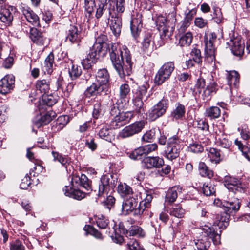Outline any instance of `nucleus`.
Returning <instances> with one entry per match:
<instances>
[{
	"label": "nucleus",
	"instance_id": "15",
	"mask_svg": "<svg viewBox=\"0 0 250 250\" xmlns=\"http://www.w3.org/2000/svg\"><path fill=\"white\" fill-rule=\"evenodd\" d=\"M143 26L142 15L137 13L132 18L130 23V29L132 36L135 39H136L140 33Z\"/></svg>",
	"mask_w": 250,
	"mask_h": 250
},
{
	"label": "nucleus",
	"instance_id": "5",
	"mask_svg": "<svg viewBox=\"0 0 250 250\" xmlns=\"http://www.w3.org/2000/svg\"><path fill=\"white\" fill-rule=\"evenodd\" d=\"M182 140L177 135L168 138L167 147L165 150V156L168 160L177 158L182 149Z\"/></svg>",
	"mask_w": 250,
	"mask_h": 250
},
{
	"label": "nucleus",
	"instance_id": "50",
	"mask_svg": "<svg viewBox=\"0 0 250 250\" xmlns=\"http://www.w3.org/2000/svg\"><path fill=\"white\" fill-rule=\"evenodd\" d=\"M130 91V86L128 84L124 83L121 84L119 89V96L120 99L125 102L127 96L129 95Z\"/></svg>",
	"mask_w": 250,
	"mask_h": 250
},
{
	"label": "nucleus",
	"instance_id": "13",
	"mask_svg": "<svg viewBox=\"0 0 250 250\" xmlns=\"http://www.w3.org/2000/svg\"><path fill=\"white\" fill-rule=\"evenodd\" d=\"M108 90V85L103 84V83L95 81L87 88L85 91V95L88 97L106 95Z\"/></svg>",
	"mask_w": 250,
	"mask_h": 250
},
{
	"label": "nucleus",
	"instance_id": "17",
	"mask_svg": "<svg viewBox=\"0 0 250 250\" xmlns=\"http://www.w3.org/2000/svg\"><path fill=\"white\" fill-rule=\"evenodd\" d=\"M141 48L146 53H150L153 50L154 42L152 34L150 32L146 33L143 38Z\"/></svg>",
	"mask_w": 250,
	"mask_h": 250
},
{
	"label": "nucleus",
	"instance_id": "42",
	"mask_svg": "<svg viewBox=\"0 0 250 250\" xmlns=\"http://www.w3.org/2000/svg\"><path fill=\"white\" fill-rule=\"evenodd\" d=\"M145 232L143 229L139 226H132L128 231H126V236H136L137 237H144Z\"/></svg>",
	"mask_w": 250,
	"mask_h": 250
},
{
	"label": "nucleus",
	"instance_id": "53",
	"mask_svg": "<svg viewBox=\"0 0 250 250\" xmlns=\"http://www.w3.org/2000/svg\"><path fill=\"white\" fill-rule=\"evenodd\" d=\"M104 113V110L101 105L100 102L97 101L94 104L93 110V116L94 118L97 119L102 116Z\"/></svg>",
	"mask_w": 250,
	"mask_h": 250
},
{
	"label": "nucleus",
	"instance_id": "27",
	"mask_svg": "<svg viewBox=\"0 0 250 250\" xmlns=\"http://www.w3.org/2000/svg\"><path fill=\"white\" fill-rule=\"evenodd\" d=\"M55 117V113L53 112H48L41 116L34 122L35 126L40 128L42 126L48 124Z\"/></svg>",
	"mask_w": 250,
	"mask_h": 250
},
{
	"label": "nucleus",
	"instance_id": "58",
	"mask_svg": "<svg viewBox=\"0 0 250 250\" xmlns=\"http://www.w3.org/2000/svg\"><path fill=\"white\" fill-rule=\"evenodd\" d=\"M203 193L206 196L213 195L215 192L214 186L210 184H204L202 188Z\"/></svg>",
	"mask_w": 250,
	"mask_h": 250
},
{
	"label": "nucleus",
	"instance_id": "59",
	"mask_svg": "<svg viewBox=\"0 0 250 250\" xmlns=\"http://www.w3.org/2000/svg\"><path fill=\"white\" fill-rule=\"evenodd\" d=\"M76 179L80 181V185L87 191L91 189L89 180L84 174H82L80 177H76Z\"/></svg>",
	"mask_w": 250,
	"mask_h": 250
},
{
	"label": "nucleus",
	"instance_id": "38",
	"mask_svg": "<svg viewBox=\"0 0 250 250\" xmlns=\"http://www.w3.org/2000/svg\"><path fill=\"white\" fill-rule=\"evenodd\" d=\"M185 114V107L180 104H176L175 108L171 112V116L176 120L182 119Z\"/></svg>",
	"mask_w": 250,
	"mask_h": 250
},
{
	"label": "nucleus",
	"instance_id": "64",
	"mask_svg": "<svg viewBox=\"0 0 250 250\" xmlns=\"http://www.w3.org/2000/svg\"><path fill=\"white\" fill-rule=\"evenodd\" d=\"M25 247L22 242L18 240L11 242L10 250H24Z\"/></svg>",
	"mask_w": 250,
	"mask_h": 250
},
{
	"label": "nucleus",
	"instance_id": "24",
	"mask_svg": "<svg viewBox=\"0 0 250 250\" xmlns=\"http://www.w3.org/2000/svg\"><path fill=\"white\" fill-rule=\"evenodd\" d=\"M227 79L228 84L230 89L233 87L237 88L239 86L240 81V75L236 71H231L227 72Z\"/></svg>",
	"mask_w": 250,
	"mask_h": 250
},
{
	"label": "nucleus",
	"instance_id": "28",
	"mask_svg": "<svg viewBox=\"0 0 250 250\" xmlns=\"http://www.w3.org/2000/svg\"><path fill=\"white\" fill-rule=\"evenodd\" d=\"M233 45L231 51L233 54L237 56H241L244 51V42L239 38H236L232 41Z\"/></svg>",
	"mask_w": 250,
	"mask_h": 250
},
{
	"label": "nucleus",
	"instance_id": "6",
	"mask_svg": "<svg viewBox=\"0 0 250 250\" xmlns=\"http://www.w3.org/2000/svg\"><path fill=\"white\" fill-rule=\"evenodd\" d=\"M115 3L112 1L108 8V24L113 34L116 37L120 35L122 27V18L120 15L117 14L115 11Z\"/></svg>",
	"mask_w": 250,
	"mask_h": 250
},
{
	"label": "nucleus",
	"instance_id": "3",
	"mask_svg": "<svg viewBox=\"0 0 250 250\" xmlns=\"http://www.w3.org/2000/svg\"><path fill=\"white\" fill-rule=\"evenodd\" d=\"M200 229L203 236L200 239L194 240L196 248L198 250H207L210 245L209 239L212 240L215 245L220 243V235L215 232L210 225H202Z\"/></svg>",
	"mask_w": 250,
	"mask_h": 250
},
{
	"label": "nucleus",
	"instance_id": "19",
	"mask_svg": "<svg viewBox=\"0 0 250 250\" xmlns=\"http://www.w3.org/2000/svg\"><path fill=\"white\" fill-rule=\"evenodd\" d=\"M101 55L90 49L89 53L87 57L82 61V64L85 69H89L95 64L97 60Z\"/></svg>",
	"mask_w": 250,
	"mask_h": 250
},
{
	"label": "nucleus",
	"instance_id": "4",
	"mask_svg": "<svg viewBox=\"0 0 250 250\" xmlns=\"http://www.w3.org/2000/svg\"><path fill=\"white\" fill-rule=\"evenodd\" d=\"M222 38V30L210 32L206 36L205 52L207 59L211 62L213 61L215 59V43L218 40Z\"/></svg>",
	"mask_w": 250,
	"mask_h": 250
},
{
	"label": "nucleus",
	"instance_id": "46",
	"mask_svg": "<svg viewBox=\"0 0 250 250\" xmlns=\"http://www.w3.org/2000/svg\"><path fill=\"white\" fill-rule=\"evenodd\" d=\"M205 114L210 119H216L220 116L221 110L217 106H212L206 109Z\"/></svg>",
	"mask_w": 250,
	"mask_h": 250
},
{
	"label": "nucleus",
	"instance_id": "20",
	"mask_svg": "<svg viewBox=\"0 0 250 250\" xmlns=\"http://www.w3.org/2000/svg\"><path fill=\"white\" fill-rule=\"evenodd\" d=\"M100 138L107 142H111L115 139V135L113 131L109 128L107 125H103L98 132Z\"/></svg>",
	"mask_w": 250,
	"mask_h": 250
},
{
	"label": "nucleus",
	"instance_id": "12",
	"mask_svg": "<svg viewBox=\"0 0 250 250\" xmlns=\"http://www.w3.org/2000/svg\"><path fill=\"white\" fill-rule=\"evenodd\" d=\"M225 187L234 193H245L247 188V185L238 179L232 177H227L224 182Z\"/></svg>",
	"mask_w": 250,
	"mask_h": 250
},
{
	"label": "nucleus",
	"instance_id": "44",
	"mask_svg": "<svg viewBox=\"0 0 250 250\" xmlns=\"http://www.w3.org/2000/svg\"><path fill=\"white\" fill-rule=\"evenodd\" d=\"M235 144L238 146V149L241 151L242 155L249 161H250V147L244 145L241 141L236 139Z\"/></svg>",
	"mask_w": 250,
	"mask_h": 250
},
{
	"label": "nucleus",
	"instance_id": "39",
	"mask_svg": "<svg viewBox=\"0 0 250 250\" xmlns=\"http://www.w3.org/2000/svg\"><path fill=\"white\" fill-rule=\"evenodd\" d=\"M37 90L41 93L45 94L49 92L50 89V82L46 80L38 81L36 83Z\"/></svg>",
	"mask_w": 250,
	"mask_h": 250
},
{
	"label": "nucleus",
	"instance_id": "49",
	"mask_svg": "<svg viewBox=\"0 0 250 250\" xmlns=\"http://www.w3.org/2000/svg\"><path fill=\"white\" fill-rule=\"evenodd\" d=\"M118 192L122 196H125L132 193V189L125 183H120L118 186Z\"/></svg>",
	"mask_w": 250,
	"mask_h": 250
},
{
	"label": "nucleus",
	"instance_id": "55",
	"mask_svg": "<svg viewBox=\"0 0 250 250\" xmlns=\"http://www.w3.org/2000/svg\"><path fill=\"white\" fill-rule=\"evenodd\" d=\"M144 151L142 146L134 149L129 155V157L133 160H140L145 157Z\"/></svg>",
	"mask_w": 250,
	"mask_h": 250
},
{
	"label": "nucleus",
	"instance_id": "52",
	"mask_svg": "<svg viewBox=\"0 0 250 250\" xmlns=\"http://www.w3.org/2000/svg\"><path fill=\"white\" fill-rule=\"evenodd\" d=\"M215 139L218 146L225 148L228 149L229 148L230 142L228 139L224 137L223 135H222V137H221L219 134H216Z\"/></svg>",
	"mask_w": 250,
	"mask_h": 250
},
{
	"label": "nucleus",
	"instance_id": "62",
	"mask_svg": "<svg viewBox=\"0 0 250 250\" xmlns=\"http://www.w3.org/2000/svg\"><path fill=\"white\" fill-rule=\"evenodd\" d=\"M145 156L153 151L156 150L158 148V146L156 143L151 144L142 146Z\"/></svg>",
	"mask_w": 250,
	"mask_h": 250
},
{
	"label": "nucleus",
	"instance_id": "47",
	"mask_svg": "<svg viewBox=\"0 0 250 250\" xmlns=\"http://www.w3.org/2000/svg\"><path fill=\"white\" fill-rule=\"evenodd\" d=\"M170 214L175 217L181 218L185 214V210L182 208L181 205H174L170 209Z\"/></svg>",
	"mask_w": 250,
	"mask_h": 250
},
{
	"label": "nucleus",
	"instance_id": "29",
	"mask_svg": "<svg viewBox=\"0 0 250 250\" xmlns=\"http://www.w3.org/2000/svg\"><path fill=\"white\" fill-rule=\"evenodd\" d=\"M11 11H12V7L0 10L2 19L4 22V27L9 26L12 24L13 15Z\"/></svg>",
	"mask_w": 250,
	"mask_h": 250
},
{
	"label": "nucleus",
	"instance_id": "23",
	"mask_svg": "<svg viewBox=\"0 0 250 250\" xmlns=\"http://www.w3.org/2000/svg\"><path fill=\"white\" fill-rule=\"evenodd\" d=\"M229 213L226 211L222 212L220 214H218L215 218L214 224L219 228L224 229L229 224Z\"/></svg>",
	"mask_w": 250,
	"mask_h": 250
},
{
	"label": "nucleus",
	"instance_id": "35",
	"mask_svg": "<svg viewBox=\"0 0 250 250\" xmlns=\"http://www.w3.org/2000/svg\"><path fill=\"white\" fill-rule=\"evenodd\" d=\"M161 21L164 27L162 28V33L161 34V37L162 39H167L169 38L173 33L172 27L170 29L169 27H167L165 25V23L167 22L166 19L164 17H159L158 18V21Z\"/></svg>",
	"mask_w": 250,
	"mask_h": 250
},
{
	"label": "nucleus",
	"instance_id": "25",
	"mask_svg": "<svg viewBox=\"0 0 250 250\" xmlns=\"http://www.w3.org/2000/svg\"><path fill=\"white\" fill-rule=\"evenodd\" d=\"M205 80L202 78L198 79L195 85V89L196 90V93L198 92L199 94L201 93L202 91L203 90L202 96L204 99L208 97L212 92V90H211L208 86H207L206 89H205Z\"/></svg>",
	"mask_w": 250,
	"mask_h": 250
},
{
	"label": "nucleus",
	"instance_id": "1",
	"mask_svg": "<svg viewBox=\"0 0 250 250\" xmlns=\"http://www.w3.org/2000/svg\"><path fill=\"white\" fill-rule=\"evenodd\" d=\"M139 196L142 201L140 202L138 207V199L134 197L124 201L122 207L123 214L126 215L132 213L134 216H140L143 214L145 208H150L153 199L151 192L145 190L140 192Z\"/></svg>",
	"mask_w": 250,
	"mask_h": 250
},
{
	"label": "nucleus",
	"instance_id": "40",
	"mask_svg": "<svg viewBox=\"0 0 250 250\" xmlns=\"http://www.w3.org/2000/svg\"><path fill=\"white\" fill-rule=\"evenodd\" d=\"M82 73V70L80 66L77 64H71V66L69 68L68 73L72 80H76L78 78Z\"/></svg>",
	"mask_w": 250,
	"mask_h": 250
},
{
	"label": "nucleus",
	"instance_id": "32",
	"mask_svg": "<svg viewBox=\"0 0 250 250\" xmlns=\"http://www.w3.org/2000/svg\"><path fill=\"white\" fill-rule=\"evenodd\" d=\"M96 81L103 84L108 85L109 75L107 70L105 68L99 69L96 75Z\"/></svg>",
	"mask_w": 250,
	"mask_h": 250
},
{
	"label": "nucleus",
	"instance_id": "9",
	"mask_svg": "<svg viewBox=\"0 0 250 250\" xmlns=\"http://www.w3.org/2000/svg\"><path fill=\"white\" fill-rule=\"evenodd\" d=\"M175 68V65L173 62H168L165 63L157 72L154 83L156 84L160 85L165 82L168 80Z\"/></svg>",
	"mask_w": 250,
	"mask_h": 250
},
{
	"label": "nucleus",
	"instance_id": "30",
	"mask_svg": "<svg viewBox=\"0 0 250 250\" xmlns=\"http://www.w3.org/2000/svg\"><path fill=\"white\" fill-rule=\"evenodd\" d=\"M182 192V188L179 186H175L168 189L166 196V200L169 203L174 202L178 194Z\"/></svg>",
	"mask_w": 250,
	"mask_h": 250
},
{
	"label": "nucleus",
	"instance_id": "51",
	"mask_svg": "<svg viewBox=\"0 0 250 250\" xmlns=\"http://www.w3.org/2000/svg\"><path fill=\"white\" fill-rule=\"evenodd\" d=\"M52 154L54 161H58L64 167H67L69 163V160L67 157L62 156L58 152L55 151H52Z\"/></svg>",
	"mask_w": 250,
	"mask_h": 250
},
{
	"label": "nucleus",
	"instance_id": "26",
	"mask_svg": "<svg viewBox=\"0 0 250 250\" xmlns=\"http://www.w3.org/2000/svg\"><path fill=\"white\" fill-rule=\"evenodd\" d=\"M63 191L66 196L78 200H80L85 197V193L84 192L68 186L64 187Z\"/></svg>",
	"mask_w": 250,
	"mask_h": 250
},
{
	"label": "nucleus",
	"instance_id": "22",
	"mask_svg": "<svg viewBox=\"0 0 250 250\" xmlns=\"http://www.w3.org/2000/svg\"><path fill=\"white\" fill-rule=\"evenodd\" d=\"M107 40V37L106 35L101 34L96 38L94 44L90 49L101 55Z\"/></svg>",
	"mask_w": 250,
	"mask_h": 250
},
{
	"label": "nucleus",
	"instance_id": "54",
	"mask_svg": "<svg viewBox=\"0 0 250 250\" xmlns=\"http://www.w3.org/2000/svg\"><path fill=\"white\" fill-rule=\"evenodd\" d=\"M96 8L95 17L97 19L101 18L104 12L108 8L107 3H104L98 2L97 6L95 7Z\"/></svg>",
	"mask_w": 250,
	"mask_h": 250
},
{
	"label": "nucleus",
	"instance_id": "48",
	"mask_svg": "<svg viewBox=\"0 0 250 250\" xmlns=\"http://www.w3.org/2000/svg\"><path fill=\"white\" fill-rule=\"evenodd\" d=\"M192 19V15L191 12L189 11L186 16L185 18L182 21L180 27L179 29L181 32H185L187 28L189 26L190 22Z\"/></svg>",
	"mask_w": 250,
	"mask_h": 250
},
{
	"label": "nucleus",
	"instance_id": "60",
	"mask_svg": "<svg viewBox=\"0 0 250 250\" xmlns=\"http://www.w3.org/2000/svg\"><path fill=\"white\" fill-rule=\"evenodd\" d=\"M118 115L125 125L134 117V113L132 111L122 112L118 114Z\"/></svg>",
	"mask_w": 250,
	"mask_h": 250
},
{
	"label": "nucleus",
	"instance_id": "37",
	"mask_svg": "<svg viewBox=\"0 0 250 250\" xmlns=\"http://www.w3.org/2000/svg\"><path fill=\"white\" fill-rule=\"evenodd\" d=\"M208 158L211 163H219L220 161V154L218 150L214 148L207 149Z\"/></svg>",
	"mask_w": 250,
	"mask_h": 250
},
{
	"label": "nucleus",
	"instance_id": "61",
	"mask_svg": "<svg viewBox=\"0 0 250 250\" xmlns=\"http://www.w3.org/2000/svg\"><path fill=\"white\" fill-rule=\"evenodd\" d=\"M197 127L206 132L209 133V125L208 122L203 119H199L197 121Z\"/></svg>",
	"mask_w": 250,
	"mask_h": 250
},
{
	"label": "nucleus",
	"instance_id": "41",
	"mask_svg": "<svg viewBox=\"0 0 250 250\" xmlns=\"http://www.w3.org/2000/svg\"><path fill=\"white\" fill-rule=\"evenodd\" d=\"M54 62V55L50 53L45 60L44 65L42 66L44 73L51 74L52 72V67Z\"/></svg>",
	"mask_w": 250,
	"mask_h": 250
},
{
	"label": "nucleus",
	"instance_id": "45",
	"mask_svg": "<svg viewBox=\"0 0 250 250\" xmlns=\"http://www.w3.org/2000/svg\"><path fill=\"white\" fill-rule=\"evenodd\" d=\"M157 130L155 128L147 131L142 137L141 140L144 143H150L154 141L156 138Z\"/></svg>",
	"mask_w": 250,
	"mask_h": 250
},
{
	"label": "nucleus",
	"instance_id": "31",
	"mask_svg": "<svg viewBox=\"0 0 250 250\" xmlns=\"http://www.w3.org/2000/svg\"><path fill=\"white\" fill-rule=\"evenodd\" d=\"M66 40L72 43L77 42L80 40V35L76 26H70L68 30Z\"/></svg>",
	"mask_w": 250,
	"mask_h": 250
},
{
	"label": "nucleus",
	"instance_id": "33",
	"mask_svg": "<svg viewBox=\"0 0 250 250\" xmlns=\"http://www.w3.org/2000/svg\"><path fill=\"white\" fill-rule=\"evenodd\" d=\"M96 7L95 0H83V7L86 12L85 16L87 18V21L90 20V18Z\"/></svg>",
	"mask_w": 250,
	"mask_h": 250
},
{
	"label": "nucleus",
	"instance_id": "34",
	"mask_svg": "<svg viewBox=\"0 0 250 250\" xmlns=\"http://www.w3.org/2000/svg\"><path fill=\"white\" fill-rule=\"evenodd\" d=\"M223 206L226 208L225 211L228 213H232V211H236L239 209L240 203L237 200L234 201H224Z\"/></svg>",
	"mask_w": 250,
	"mask_h": 250
},
{
	"label": "nucleus",
	"instance_id": "8",
	"mask_svg": "<svg viewBox=\"0 0 250 250\" xmlns=\"http://www.w3.org/2000/svg\"><path fill=\"white\" fill-rule=\"evenodd\" d=\"M149 86L146 84L138 86L132 90V102L136 109L140 112L144 105V101L147 100L149 95L147 93Z\"/></svg>",
	"mask_w": 250,
	"mask_h": 250
},
{
	"label": "nucleus",
	"instance_id": "16",
	"mask_svg": "<svg viewBox=\"0 0 250 250\" xmlns=\"http://www.w3.org/2000/svg\"><path fill=\"white\" fill-rule=\"evenodd\" d=\"M144 166L147 169L160 168L164 165L162 158L158 156L147 157L143 160Z\"/></svg>",
	"mask_w": 250,
	"mask_h": 250
},
{
	"label": "nucleus",
	"instance_id": "57",
	"mask_svg": "<svg viewBox=\"0 0 250 250\" xmlns=\"http://www.w3.org/2000/svg\"><path fill=\"white\" fill-rule=\"evenodd\" d=\"M42 101L44 104L49 106H52L57 102L56 98L53 95L47 93L42 95Z\"/></svg>",
	"mask_w": 250,
	"mask_h": 250
},
{
	"label": "nucleus",
	"instance_id": "18",
	"mask_svg": "<svg viewBox=\"0 0 250 250\" xmlns=\"http://www.w3.org/2000/svg\"><path fill=\"white\" fill-rule=\"evenodd\" d=\"M29 37L33 42L39 45H43L47 41V38L43 33L40 32L36 28H31Z\"/></svg>",
	"mask_w": 250,
	"mask_h": 250
},
{
	"label": "nucleus",
	"instance_id": "43",
	"mask_svg": "<svg viewBox=\"0 0 250 250\" xmlns=\"http://www.w3.org/2000/svg\"><path fill=\"white\" fill-rule=\"evenodd\" d=\"M193 40V35L191 32H188L182 35L179 40V44L181 46H188L190 45Z\"/></svg>",
	"mask_w": 250,
	"mask_h": 250
},
{
	"label": "nucleus",
	"instance_id": "36",
	"mask_svg": "<svg viewBox=\"0 0 250 250\" xmlns=\"http://www.w3.org/2000/svg\"><path fill=\"white\" fill-rule=\"evenodd\" d=\"M198 171L202 177H208L209 179L213 176V172L208 168L204 162H200L198 165Z\"/></svg>",
	"mask_w": 250,
	"mask_h": 250
},
{
	"label": "nucleus",
	"instance_id": "7",
	"mask_svg": "<svg viewBox=\"0 0 250 250\" xmlns=\"http://www.w3.org/2000/svg\"><path fill=\"white\" fill-rule=\"evenodd\" d=\"M117 178L112 174H106L102 176L101 178V184L99 185L98 194L99 197L107 195L108 193L113 190L115 187Z\"/></svg>",
	"mask_w": 250,
	"mask_h": 250
},
{
	"label": "nucleus",
	"instance_id": "63",
	"mask_svg": "<svg viewBox=\"0 0 250 250\" xmlns=\"http://www.w3.org/2000/svg\"><path fill=\"white\" fill-rule=\"evenodd\" d=\"M96 223L99 228L105 229L109 224V221L104 216L101 215L96 220Z\"/></svg>",
	"mask_w": 250,
	"mask_h": 250
},
{
	"label": "nucleus",
	"instance_id": "14",
	"mask_svg": "<svg viewBox=\"0 0 250 250\" xmlns=\"http://www.w3.org/2000/svg\"><path fill=\"white\" fill-rule=\"evenodd\" d=\"M15 87V77L7 75L0 80V93L5 95L10 93Z\"/></svg>",
	"mask_w": 250,
	"mask_h": 250
},
{
	"label": "nucleus",
	"instance_id": "10",
	"mask_svg": "<svg viewBox=\"0 0 250 250\" xmlns=\"http://www.w3.org/2000/svg\"><path fill=\"white\" fill-rule=\"evenodd\" d=\"M145 122L144 121H136L124 128L119 133V135L122 138L131 137L139 133L144 128Z\"/></svg>",
	"mask_w": 250,
	"mask_h": 250
},
{
	"label": "nucleus",
	"instance_id": "11",
	"mask_svg": "<svg viewBox=\"0 0 250 250\" xmlns=\"http://www.w3.org/2000/svg\"><path fill=\"white\" fill-rule=\"evenodd\" d=\"M168 106V100L162 99L149 110L148 113L149 119L153 121L162 116L166 113Z\"/></svg>",
	"mask_w": 250,
	"mask_h": 250
},
{
	"label": "nucleus",
	"instance_id": "56",
	"mask_svg": "<svg viewBox=\"0 0 250 250\" xmlns=\"http://www.w3.org/2000/svg\"><path fill=\"white\" fill-rule=\"evenodd\" d=\"M124 125H125V124L118 115L113 117L110 123V125L111 127L113 128V129L119 128Z\"/></svg>",
	"mask_w": 250,
	"mask_h": 250
},
{
	"label": "nucleus",
	"instance_id": "2",
	"mask_svg": "<svg viewBox=\"0 0 250 250\" xmlns=\"http://www.w3.org/2000/svg\"><path fill=\"white\" fill-rule=\"evenodd\" d=\"M121 59L116 53L112 51L110 53V59L116 71L120 78L125 75H130L132 71L131 58L129 51L125 46H123L120 50Z\"/></svg>",
	"mask_w": 250,
	"mask_h": 250
},
{
	"label": "nucleus",
	"instance_id": "21",
	"mask_svg": "<svg viewBox=\"0 0 250 250\" xmlns=\"http://www.w3.org/2000/svg\"><path fill=\"white\" fill-rule=\"evenodd\" d=\"M22 12L28 22L35 26H40L39 18L38 16L29 8H22Z\"/></svg>",
	"mask_w": 250,
	"mask_h": 250
}]
</instances>
